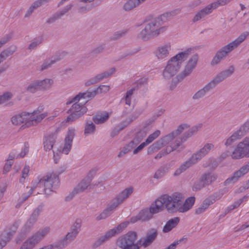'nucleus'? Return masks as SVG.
<instances>
[{
	"instance_id": "obj_1",
	"label": "nucleus",
	"mask_w": 249,
	"mask_h": 249,
	"mask_svg": "<svg viewBox=\"0 0 249 249\" xmlns=\"http://www.w3.org/2000/svg\"><path fill=\"white\" fill-rule=\"evenodd\" d=\"M182 195L178 192L171 194H163L159 197L150 207L151 213H157L165 209L169 213H185L194 205L195 197L187 198L182 203Z\"/></svg>"
},
{
	"instance_id": "obj_2",
	"label": "nucleus",
	"mask_w": 249,
	"mask_h": 249,
	"mask_svg": "<svg viewBox=\"0 0 249 249\" xmlns=\"http://www.w3.org/2000/svg\"><path fill=\"white\" fill-rule=\"evenodd\" d=\"M193 49L187 48L169 59L163 70L162 76L165 79H170L176 75L180 70L183 63L191 54Z\"/></svg>"
},
{
	"instance_id": "obj_3",
	"label": "nucleus",
	"mask_w": 249,
	"mask_h": 249,
	"mask_svg": "<svg viewBox=\"0 0 249 249\" xmlns=\"http://www.w3.org/2000/svg\"><path fill=\"white\" fill-rule=\"evenodd\" d=\"M173 14L171 12H167L161 15L160 18L145 24L144 28L138 34V37L147 41L164 33L167 27L166 26H161V21L170 18Z\"/></svg>"
},
{
	"instance_id": "obj_4",
	"label": "nucleus",
	"mask_w": 249,
	"mask_h": 249,
	"mask_svg": "<svg viewBox=\"0 0 249 249\" xmlns=\"http://www.w3.org/2000/svg\"><path fill=\"white\" fill-rule=\"evenodd\" d=\"M249 33L245 31L241 33L236 39L223 46L215 53L213 58L211 65L214 66L219 64L221 60L224 59L234 49L237 48L246 38L248 36Z\"/></svg>"
},
{
	"instance_id": "obj_5",
	"label": "nucleus",
	"mask_w": 249,
	"mask_h": 249,
	"mask_svg": "<svg viewBox=\"0 0 249 249\" xmlns=\"http://www.w3.org/2000/svg\"><path fill=\"white\" fill-rule=\"evenodd\" d=\"M75 97H71L69 98L66 102L67 105H70L73 103L71 108L68 110V112L69 115L64 120L63 123L71 124L73 122L76 121L84 114H85L88 109L85 106V104L88 101L89 98L82 99L79 101H73L70 104H68V102Z\"/></svg>"
},
{
	"instance_id": "obj_6",
	"label": "nucleus",
	"mask_w": 249,
	"mask_h": 249,
	"mask_svg": "<svg viewBox=\"0 0 249 249\" xmlns=\"http://www.w3.org/2000/svg\"><path fill=\"white\" fill-rule=\"evenodd\" d=\"M176 138V137L172 132L161 137L148 147V154H151L164 147H165L164 149L172 147L173 151L180 146L181 142V141L180 142L178 140H175Z\"/></svg>"
},
{
	"instance_id": "obj_7",
	"label": "nucleus",
	"mask_w": 249,
	"mask_h": 249,
	"mask_svg": "<svg viewBox=\"0 0 249 249\" xmlns=\"http://www.w3.org/2000/svg\"><path fill=\"white\" fill-rule=\"evenodd\" d=\"M233 160H239L249 157V136L239 142L231 154Z\"/></svg>"
},
{
	"instance_id": "obj_8",
	"label": "nucleus",
	"mask_w": 249,
	"mask_h": 249,
	"mask_svg": "<svg viewBox=\"0 0 249 249\" xmlns=\"http://www.w3.org/2000/svg\"><path fill=\"white\" fill-rule=\"evenodd\" d=\"M136 238V232L129 231L118 239L117 245L120 248H125L128 249H139V246L135 243Z\"/></svg>"
},
{
	"instance_id": "obj_9",
	"label": "nucleus",
	"mask_w": 249,
	"mask_h": 249,
	"mask_svg": "<svg viewBox=\"0 0 249 249\" xmlns=\"http://www.w3.org/2000/svg\"><path fill=\"white\" fill-rule=\"evenodd\" d=\"M231 0H217V1L214 2L211 4L207 5L195 13L192 19V21L193 22H196L200 20L206 16L210 14L213 9H215L219 5H224Z\"/></svg>"
},
{
	"instance_id": "obj_10",
	"label": "nucleus",
	"mask_w": 249,
	"mask_h": 249,
	"mask_svg": "<svg viewBox=\"0 0 249 249\" xmlns=\"http://www.w3.org/2000/svg\"><path fill=\"white\" fill-rule=\"evenodd\" d=\"M43 109V106H40L32 112H26L27 122L25 124V126H29V127L36 125L47 116L48 114L47 112L42 113Z\"/></svg>"
},
{
	"instance_id": "obj_11",
	"label": "nucleus",
	"mask_w": 249,
	"mask_h": 249,
	"mask_svg": "<svg viewBox=\"0 0 249 249\" xmlns=\"http://www.w3.org/2000/svg\"><path fill=\"white\" fill-rule=\"evenodd\" d=\"M172 50L171 42L165 41L156 47L153 54L158 60L164 61L169 56Z\"/></svg>"
},
{
	"instance_id": "obj_12",
	"label": "nucleus",
	"mask_w": 249,
	"mask_h": 249,
	"mask_svg": "<svg viewBox=\"0 0 249 249\" xmlns=\"http://www.w3.org/2000/svg\"><path fill=\"white\" fill-rule=\"evenodd\" d=\"M128 222H124L112 229L109 230L101 235L94 243L95 247H98L115 235L119 234L127 226Z\"/></svg>"
},
{
	"instance_id": "obj_13",
	"label": "nucleus",
	"mask_w": 249,
	"mask_h": 249,
	"mask_svg": "<svg viewBox=\"0 0 249 249\" xmlns=\"http://www.w3.org/2000/svg\"><path fill=\"white\" fill-rule=\"evenodd\" d=\"M58 176L59 174L57 172H53L49 173L43 177L47 195H50L57 187L59 183Z\"/></svg>"
},
{
	"instance_id": "obj_14",
	"label": "nucleus",
	"mask_w": 249,
	"mask_h": 249,
	"mask_svg": "<svg viewBox=\"0 0 249 249\" xmlns=\"http://www.w3.org/2000/svg\"><path fill=\"white\" fill-rule=\"evenodd\" d=\"M198 60V55L195 54L192 55L186 62L182 71L177 76L178 81L183 79L185 77L189 76L196 67Z\"/></svg>"
},
{
	"instance_id": "obj_15",
	"label": "nucleus",
	"mask_w": 249,
	"mask_h": 249,
	"mask_svg": "<svg viewBox=\"0 0 249 249\" xmlns=\"http://www.w3.org/2000/svg\"><path fill=\"white\" fill-rule=\"evenodd\" d=\"M110 86L108 85H100L91 91L79 93L76 95L74 98L69 101L68 104H70L75 101H78L82 99H86L87 98L89 99L93 98L98 93H105L107 92L110 90Z\"/></svg>"
},
{
	"instance_id": "obj_16",
	"label": "nucleus",
	"mask_w": 249,
	"mask_h": 249,
	"mask_svg": "<svg viewBox=\"0 0 249 249\" xmlns=\"http://www.w3.org/2000/svg\"><path fill=\"white\" fill-rule=\"evenodd\" d=\"M217 178V175L212 171H208L202 174L199 182H196L193 186V190H199L205 186L210 185Z\"/></svg>"
},
{
	"instance_id": "obj_17",
	"label": "nucleus",
	"mask_w": 249,
	"mask_h": 249,
	"mask_svg": "<svg viewBox=\"0 0 249 249\" xmlns=\"http://www.w3.org/2000/svg\"><path fill=\"white\" fill-rule=\"evenodd\" d=\"M29 189L28 195L25 196L23 197L24 200H25L30 195L34 192L36 194H42L44 193L46 194V188L45 187V182L43 180V177H38L32 181L31 186L30 187H27Z\"/></svg>"
},
{
	"instance_id": "obj_18",
	"label": "nucleus",
	"mask_w": 249,
	"mask_h": 249,
	"mask_svg": "<svg viewBox=\"0 0 249 249\" xmlns=\"http://www.w3.org/2000/svg\"><path fill=\"white\" fill-rule=\"evenodd\" d=\"M18 227V224L16 222L13 225L7 227L1 233L0 235V249H2L6 245L15 233Z\"/></svg>"
},
{
	"instance_id": "obj_19",
	"label": "nucleus",
	"mask_w": 249,
	"mask_h": 249,
	"mask_svg": "<svg viewBox=\"0 0 249 249\" xmlns=\"http://www.w3.org/2000/svg\"><path fill=\"white\" fill-rule=\"evenodd\" d=\"M72 144V142L71 141L64 140V142L62 146L57 147L56 149V147H54L53 150V160L55 163H57L58 162L61 154L67 155L69 153L71 149Z\"/></svg>"
},
{
	"instance_id": "obj_20",
	"label": "nucleus",
	"mask_w": 249,
	"mask_h": 249,
	"mask_svg": "<svg viewBox=\"0 0 249 249\" xmlns=\"http://www.w3.org/2000/svg\"><path fill=\"white\" fill-rule=\"evenodd\" d=\"M120 204L121 203L115 198H113L107 204V207L104 211L96 216V219L97 220H100L106 218L111 214L112 212L114 211Z\"/></svg>"
},
{
	"instance_id": "obj_21",
	"label": "nucleus",
	"mask_w": 249,
	"mask_h": 249,
	"mask_svg": "<svg viewBox=\"0 0 249 249\" xmlns=\"http://www.w3.org/2000/svg\"><path fill=\"white\" fill-rule=\"evenodd\" d=\"M115 72V69L114 68H111V69L88 79L85 82V85L86 86H89L97 83L104 79L111 76Z\"/></svg>"
},
{
	"instance_id": "obj_22",
	"label": "nucleus",
	"mask_w": 249,
	"mask_h": 249,
	"mask_svg": "<svg viewBox=\"0 0 249 249\" xmlns=\"http://www.w3.org/2000/svg\"><path fill=\"white\" fill-rule=\"evenodd\" d=\"M91 179L89 178L81 180L77 186L73 188L71 192L66 197L67 200H71L74 195L81 193L88 188Z\"/></svg>"
},
{
	"instance_id": "obj_23",
	"label": "nucleus",
	"mask_w": 249,
	"mask_h": 249,
	"mask_svg": "<svg viewBox=\"0 0 249 249\" xmlns=\"http://www.w3.org/2000/svg\"><path fill=\"white\" fill-rule=\"evenodd\" d=\"M198 161L193 154L192 156L187 160L186 161L182 163L174 173L175 176H178L181 174L182 173L185 171L187 169L193 166V165L197 163Z\"/></svg>"
},
{
	"instance_id": "obj_24",
	"label": "nucleus",
	"mask_w": 249,
	"mask_h": 249,
	"mask_svg": "<svg viewBox=\"0 0 249 249\" xmlns=\"http://www.w3.org/2000/svg\"><path fill=\"white\" fill-rule=\"evenodd\" d=\"M66 54L67 53L65 52L58 53L57 54L49 58V59L46 60L44 63L41 64L38 68V70L40 71H43L48 69L56 61L62 59L66 55Z\"/></svg>"
},
{
	"instance_id": "obj_25",
	"label": "nucleus",
	"mask_w": 249,
	"mask_h": 249,
	"mask_svg": "<svg viewBox=\"0 0 249 249\" xmlns=\"http://www.w3.org/2000/svg\"><path fill=\"white\" fill-rule=\"evenodd\" d=\"M27 115L26 111H24L13 116L11 119L12 124L15 125H19L23 124L20 127L21 129L29 127V126H25L27 122Z\"/></svg>"
},
{
	"instance_id": "obj_26",
	"label": "nucleus",
	"mask_w": 249,
	"mask_h": 249,
	"mask_svg": "<svg viewBox=\"0 0 249 249\" xmlns=\"http://www.w3.org/2000/svg\"><path fill=\"white\" fill-rule=\"evenodd\" d=\"M77 235V233H76V232L72 231L71 230V231L69 232L67 234L65 238L56 241L51 245H56L57 246H60V248L59 249H62L65 248L70 242L74 240Z\"/></svg>"
},
{
	"instance_id": "obj_27",
	"label": "nucleus",
	"mask_w": 249,
	"mask_h": 249,
	"mask_svg": "<svg viewBox=\"0 0 249 249\" xmlns=\"http://www.w3.org/2000/svg\"><path fill=\"white\" fill-rule=\"evenodd\" d=\"M157 236V231L156 229H152L149 230L145 237L141 239L142 245L144 247L150 245L156 239Z\"/></svg>"
},
{
	"instance_id": "obj_28",
	"label": "nucleus",
	"mask_w": 249,
	"mask_h": 249,
	"mask_svg": "<svg viewBox=\"0 0 249 249\" xmlns=\"http://www.w3.org/2000/svg\"><path fill=\"white\" fill-rule=\"evenodd\" d=\"M214 147L212 143H207L199 150L194 153L193 155L199 161L202 158L206 155Z\"/></svg>"
},
{
	"instance_id": "obj_29",
	"label": "nucleus",
	"mask_w": 249,
	"mask_h": 249,
	"mask_svg": "<svg viewBox=\"0 0 249 249\" xmlns=\"http://www.w3.org/2000/svg\"><path fill=\"white\" fill-rule=\"evenodd\" d=\"M56 137L54 135H48L44 136L43 140L44 149L45 151H50L53 146L55 147L54 143L56 141Z\"/></svg>"
},
{
	"instance_id": "obj_30",
	"label": "nucleus",
	"mask_w": 249,
	"mask_h": 249,
	"mask_svg": "<svg viewBox=\"0 0 249 249\" xmlns=\"http://www.w3.org/2000/svg\"><path fill=\"white\" fill-rule=\"evenodd\" d=\"M213 88L208 83L203 88L198 89L193 95L192 99L194 100H198L204 97Z\"/></svg>"
},
{
	"instance_id": "obj_31",
	"label": "nucleus",
	"mask_w": 249,
	"mask_h": 249,
	"mask_svg": "<svg viewBox=\"0 0 249 249\" xmlns=\"http://www.w3.org/2000/svg\"><path fill=\"white\" fill-rule=\"evenodd\" d=\"M180 219L175 217L168 220L162 228L163 233H168L174 229L179 223Z\"/></svg>"
},
{
	"instance_id": "obj_32",
	"label": "nucleus",
	"mask_w": 249,
	"mask_h": 249,
	"mask_svg": "<svg viewBox=\"0 0 249 249\" xmlns=\"http://www.w3.org/2000/svg\"><path fill=\"white\" fill-rule=\"evenodd\" d=\"M140 115V113L137 111L134 112L130 116L126 118L125 120L122 122L117 126L116 129H118V131H120L127 125H128L131 122L136 119Z\"/></svg>"
},
{
	"instance_id": "obj_33",
	"label": "nucleus",
	"mask_w": 249,
	"mask_h": 249,
	"mask_svg": "<svg viewBox=\"0 0 249 249\" xmlns=\"http://www.w3.org/2000/svg\"><path fill=\"white\" fill-rule=\"evenodd\" d=\"M39 86V89L46 90L50 89L53 84V80L51 78H45L43 80H37Z\"/></svg>"
},
{
	"instance_id": "obj_34",
	"label": "nucleus",
	"mask_w": 249,
	"mask_h": 249,
	"mask_svg": "<svg viewBox=\"0 0 249 249\" xmlns=\"http://www.w3.org/2000/svg\"><path fill=\"white\" fill-rule=\"evenodd\" d=\"M133 191V188L131 187H129L121 191L115 198L120 203H122L132 193Z\"/></svg>"
},
{
	"instance_id": "obj_35",
	"label": "nucleus",
	"mask_w": 249,
	"mask_h": 249,
	"mask_svg": "<svg viewBox=\"0 0 249 249\" xmlns=\"http://www.w3.org/2000/svg\"><path fill=\"white\" fill-rule=\"evenodd\" d=\"M202 127V124H198L190 128L189 130L184 134L183 137L181 138V142L185 141L188 138L191 137L194 134L197 132Z\"/></svg>"
},
{
	"instance_id": "obj_36",
	"label": "nucleus",
	"mask_w": 249,
	"mask_h": 249,
	"mask_svg": "<svg viewBox=\"0 0 249 249\" xmlns=\"http://www.w3.org/2000/svg\"><path fill=\"white\" fill-rule=\"evenodd\" d=\"M39 210L38 209L35 210L33 212L29 219L28 220V221L27 222L26 224L25 225L24 231L25 233L29 231L31 226L36 220L37 218L39 215Z\"/></svg>"
},
{
	"instance_id": "obj_37",
	"label": "nucleus",
	"mask_w": 249,
	"mask_h": 249,
	"mask_svg": "<svg viewBox=\"0 0 249 249\" xmlns=\"http://www.w3.org/2000/svg\"><path fill=\"white\" fill-rule=\"evenodd\" d=\"M110 113L104 111L97 114L93 118L94 122L97 124H102L107 120Z\"/></svg>"
},
{
	"instance_id": "obj_38",
	"label": "nucleus",
	"mask_w": 249,
	"mask_h": 249,
	"mask_svg": "<svg viewBox=\"0 0 249 249\" xmlns=\"http://www.w3.org/2000/svg\"><path fill=\"white\" fill-rule=\"evenodd\" d=\"M50 232V228L49 227L44 228L39 230L32 236L36 239L38 243L40 242L46 235Z\"/></svg>"
},
{
	"instance_id": "obj_39",
	"label": "nucleus",
	"mask_w": 249,
	"mask_h": 249,
	"mask_svg": "<svg viewBox=\"0 0 249 249\" xmlns=\"http://www.w3.org/2000/svg\"><path fill=\"white\" fill-rule=\"evenodd\" d=\"M243 176L244 175L241 172V170L239 169L238 170L235 171L232 176L228 178L225 181L224 184L226 185L230 184H233Z\"/></svg>"
},
{
	"instance_id": "obj_40",
	"label": "nucleus",
	"mask_w": 249,
	"mask_h": 249,
	"mask_svg": "<svg viewBox=\"0 0 249 249\" xmlns=\"http://www.w3.org/2000/svg\"><path fill=\"white\" fill-rule=\"evenodd\" d=\"M36 244L37 243L36 239L31 236L22 243L19 249H33Z\"/></svg>"
},
{
	"instance_id": "obj_41",
	"label": "nucleus",
	"mask_w": 249,
	"mask_h": 249,
	"mask_svg": "<svg viewBox=\"0 0 249 249\" xmlns=\"http://www.w3.org/2000/svg\"><path fill=\"white\" fill-rule=\"evenodd\" d=\"M226 79L222 71H220L215 75L213 78L208 82L211 86L213 89L219 83Z\"/></svg>"
},
{
	"instance_id": "obj_42",
	"label": "nucleus",
	"mask_w": 249,
	"mask_h": 249,
	"mask_svg": "<svg viewBox=\"0 0 249 249\" xmlns=\"http://www.w3.org/2000/svg\"><path fill=\"white\" fill-rule=\"evenodd\" d=\"M170 166L168 165H165L160 167L155 172L153 177L154 178L156 179H160L162 178L166 174V173L168 172Z\"/></svg>"
},
{
	"instance_id": "obj_43",
	"label": "nucleus",
	"mask_w": 249,
	"mask_h": 249,
	"mask_svg": "<svg viewBox=\"0 0 249 249\" xmlns=\"http://www.w3.org/2000/svg\"><path fill=\"white\" fill-rule=\"evenodd\" d=\"M71 7V5H69L64 7L62 10L58 11L55 15H54L52 18H49L48 22L49 23L53 22L54 20L60 18L65 13H66Z\"/></svg>"
},
{
	"instance_id": "obj_44",
	"label": "nucleus",
	"mask_w": 249,
	"mask_h": 249,
	"mask_svg": "<svg viewBox=\"0 0 249 249\" xmlns=\"http://www.w3.org/2000/svg\"><path fill=\"white\" fill-rule=\"evenodd\" d=\"M140 5L137 0H127L123 5L125 11H129Z\"/></svg>"
},
{
	"instance_id": "obj_45",
	"label": "nucleus",
	"mask_w": 249,
	"mask_h": 249,
	"mask_svg": "<svg viewBox=\"0 0 249 249\" xmlns=\"http://www.w3.org/2000/svg\"><path fill=\"white\" fill-rule=\"evenodd\" d=\"M140 5L137 0H127L123 5L125 11H129Z\"/></svg>"
},
{
	"instance_id": "obj_46",
	"label": "nucleus",
	"mask_w": 249,
	"mask_h": 249,
	"mask_svg": "<svg viewBox=\"0 0 249 249\" xmlns=\"http://www.w3.org/2000/svg\"><path fill=\"white\" fill-rule=\"evenodd\" d=\"M142 137H140V133H139L136 135V136L132 140H131L127 144H126L127 146L128 147L130 151L133 149H135V148L142 141Z\"/></svg>"
},
{
	"instance_id": "obj_47",
	"label": "nucleus",
	"mask_w": 249,
	"mask_h": 249,
	"mask_svg": "<svg viewBox=\"0 0 249 249\" xmlns=\"http://www.w3.org/2000/svg\"><path fill=\"white\" fill-rule=\"evenodd\" d=\"M242 137L237 132H234L231 136L227 138L225 142V145L228 147L232 144L237 140L240 139Z\"/></svg>"
},
{
	"instance_id": "obj_48",
	"label": "nucleus",
	"mask_w": 249,
	"mask_h": 249,
	"mask_svg": "<svg viewBox=\"0 0 249 249\" xmlns=\"http://www.w3.org/2000/svg\"><path fill=\"white\" fill-rule=\"evenodd\" d=\"M134 89H130L128 90L124 97L121 99L122 102H124L125 104L128 106H130L131 104V100L133 96V91Z\"/></svg>"
},
{
	"instance_id": "obj_49",
	"label": "nucleus",
	"mask_w": 249,
	"mask_h": 249,
	"mask_svg": "<svg viewBox=\"0 0 249 249\" xmlns=\"http://www.w3.org/2000/svg\"><path fill=\"white\" fill-rule=\"evenodd\" d=\"M30 171V167L29 165H25L22 170L21 175L19 178V182L20 183H24L25 179L28 177Z\"/></svg>"
},
{
	"instance_id": "obj_50",
	"label": "nucleus",
	"mask_w": 249,
	"mask_h": 249,
	"mask_svg": "<svg viewBox=\"0 0 249 249\" xmlns=\"http://www.w3.org/2000/svg\"><path fill=\"white\" fill-rule=\"evenodd\" d=\"M151 214L153 213L150 212L149 209V210H142L138 214L141 221H146L149 220L151 218Z\"/></svg>"
},
{
	"instance_id": "obj_51",
	"label": "nucleus",
	"mask_w": 249,
	"mask_h": 249,
	"mask_svg": "<svg viewBox=\"0 0 249 249\" xmlns=\"http://www.w3.org/2000/svg\"><path fill=\"white\" fill-rule=\"evenodd\" d=\"M39 89L37 80L31 82L26 87V90L31 93H35Z\"/></svg>"
},
{
	"instance_id": "obj_52",
	"label": "nucleus",
	"mask_w": 249,
	"mask_h": 249,
	"mask_svg": "<svg viewBox=\"0 0 249 249\" xmlns=\"http://www.w3.org/2000/svg\"><path fill=\"white\" fill-rule=\"evenodd\" d=\"M249 131V119L240 126L237 132L242 137Z\"/></svg>"
},
{
	"instance_id": "obj_53",
	"label": "nucleus",
	"mask_w": 249,
	"mask_h": 249,
	"mask_svg": "<svg viewBox=\"0 0 249 249\" xmlns=\"http://www.w3.org/2000/svg\"><path fill=\"white\" fill-rule=\"evenodd\" d=\"M95 130V126L92 123H87L84 130V134L86 136H89L93 134Z\"/></svg>"
},
{
	"instance_id": "obj_54",
	"label": "nucleus",
	"mask_w": 249,
	"mask_h": 249,
	"mask_svg": "<svg viewBox=\"0 0 249 249\" xmlns=\"http://www.w3.org/2000/svg\"><path fill=\"white\" fill-rule=\"evenodd\" d=\"M76 130L74 128L70 127L68 128L65 140L71 141L72 142L73 139L75 136Z\"/></svg>"
},
{
	"instance_id": "obj_55",
	"label": "nucleus",
	"mask_w": 249,
	"mask_h": 249,
	"mask_svg": "<svg viewBox=\"0 0 249 249\" xmlns=\"http://www.w3.org/2000/svg\"><path fill=\"white\" fill-rule=\"evenodd\" d=\"M160 131L159 130H156L152 134H150L145 141L147 145L151 143L156 139H157L160 135Z\"/></svg>"
},
{
	"instance_id": "obj_56",
	"label": "nucleus",
	"mask_w": 249,
	"mask_h": 249,
	"mask_svg": "<svg viewBox=\"0 0 249 249\" xmlns=\"http://www.w3.org/2000/svg\"><path fill=\"white\" fill-rule=\"evenodd\" d=\"M160 131L159 130H156L152 134H150L145 141L147 145L151 143L156 139H157L160 135Z\"/></svg>"
},
{
	"instance_id": "obj_57",
	"label": "nucleus",
	"mask_w": 249,
	"mask_h": 249,
	"mask_svg": "<svg viewBox=\"0 0 249 249\" xmlns=\"http://www.w3.org/2000/svg\"><path fill=\"white\" fill-rule=\"evenodd\" d=\"M189 127V125L187 124H182L178 126L177 128L172 131V132L174 133L175 136L177 137L178 135H179L183 131L187 129Z\"/></svg>"
},
{
	"instance_id": "obj_58",
	"label": "nucleus",
	"mask_w": 249,
	"mask_h": 249,
	"mask_svg": "<svg viewBox=\"0 0 249 249\" xmlns=\"http://www.w3.org/2000/svg\"><path fill=\"white\" fill-rule=\"evenodd\" d=\"M29 144L28 142H25L23 146L22 147L20 152L18 154L19 159L24 158L29 152Z\"/></svg>"
},
{
	"instance_id": "obj_59",
	"label": "nucleus",
	"mask_w": 249,
	"mask_h": 249,
	"mask_svg": "<svg viewBox=\"0 0 249 249\" xmlns=\"http://www.w3.org/2000/svg\"><path fill=\"white\" fill-rule=\"evenodd\" d=\"M13 96V94L11 92L7 91L0 95V103L2 104L10 100Z\"/></svg>"
},
{
	"instance_id": "obj_60",
	"label": "nucleus",
	"mask_w": 249,
	"mask_h": 249,
	"mask_svg": "<svg viewBox=\"0 0 249 249\" xmlns=\"http://www.w3.org/2000/svg\"><path fill=\"white\" fill-rule=\"evenodd\" d=\"M235 71V67L233 65H231L227 69L221 71L226 79L231 76Z\"/></svg>"
},
{
	"instance_id": "obj_61",
	"label": "nucleus",
	"mask_w": 249,
	"mask_h": 249,
	"mask_svg": "<svg viewBox=\"0 0 249 249\" xmlns=\"http://www.w3.org/2000/svg\"><path fill=\"white\" fill-rule=\"evenodd\" d=\"M82 222L80 219H76L71 228V231H75L78 233L79 230L81 227Z\"/></svg>"
},
{
	"instance_id": "obj_62",
	"label": "nucleus",
	"mask_w": 249,
	"mask_h": 249,
	"mask_svg": "<svg viewBox=\"0 0 249 249\" xmlns=\"http://www.w3.org/2000/svg\"><path fill=\"white\" fill-rule=\"evenodd\" d=\"M172 151L173 148L172 147H169L168 149H163L157 154L156 156H155V159L157 160L160 159L164 155L169 154Z\"/></svg>"
},
{
	"instance_id": "obj_63",
	"label": "nucleus",
	"mask_w": 249,
	"mask_h": 249,
	"mask_svg": "<svg viewBox=\"0 0 249 249\" xmlns=\"http://www.w3.org/2000/svg\"><path fill=\"white\" fill-rule=\"evenodd\" d=\"M247 196H244L239 200L235 201L232 205L228 207L229 211L232 210L238 207L244 201H246Z\"/></svg>"
},
{
	"instance_id": "obj_64",
	"label": "nucleus",
	"mask_w": 249,
	"mask_h": 249,
	"mask_svg": "<svg viewBox=\"0 0 249 249\" xmlns=\"http://www.w3.org/2000/svg\"><path fill=\"white\" fill-rule=\"evenodd\" d=\"M42 40L40 38H35L32 41L30 45H29L28 48L29 50H33L36 48V47L41 42Z\"/></svg>"
}]
</instances>
